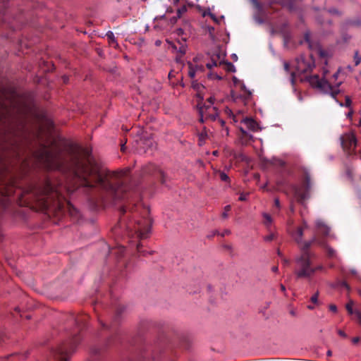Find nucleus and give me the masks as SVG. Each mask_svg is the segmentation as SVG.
<instances>
[{"mask_svg": "<svg viewBox=\"0 0 361 361\" xmlns=\"http://www.w3.org/2000/svg\"><path fill=\"white\" fill-rule=\"evenodd\" d=\"M63 142L54 139L49 146H42L36 153L37 158L49 169L71 171L81 180V185L92 188L99 185L104 188L109 186V179L116 174L101 169L94 164L87 149L73 147L63 152Z\"/></svg>", "mask_w": 361, "mask_h": 361, "instance_id": "1", "label": "nucleus"}, {"mask_svg": "<svg viewBox=\"0 0 361 361\" xmlns=\"http://www.w3.org/2000/svg\"><path fill=\"white\" fill-rule=\"evenodd\" d=\"M308 82L312 87L318 89L324 94H329L334 98H336L340 92L339 87L343 83V81H339L331 85L326 79L320 78L318 75L310 76Z\"/></svg>", "mask_w": 361, "mask_h": 361, "instance_id": "2", "label": "nucleus"}, {"mask_svg": "<svg viewBox=\"0 0 361 361\" xmlns=\"http://www.w3.org/2000/svg\"><path fill=\"white\" fill-rule=\"evenodd\" d=\"M312 255L310 252H305L300 257L295 259L298 269L295 271L297 278H307L312 276L316 269L311 267V257Z\"/></svg>", "mask_w": 361, "mask_h": 361, "instance_id": "3", "label": "nucleus"}, {"mask_svg": "<svg viewBox=\"0 0 361 361\" xmlns=\"http://www.w3.org/2000/svg\"><path fill=\"white\" fill-rule=\"evenodd\" d=\"M59 192V190L55 188L50 182H47L42 191L43 197H39L37 200L39 206L42 209H48L51 205L54 195L58 196Z\"/></svg>", "mask_w": 361, "mask_h": 361, "instance_id": "4", "label": "nucleus"}, {"mask_svg": "<svg viewBox=\"0 0 361 361\" xmlns=\"http://www.w3.org/2000/svg\"><path fill=\"white\" fill-rule=\"evenodd\" d=\"M342 147L348 154L354 152L357 146V139L353 133H345L340 137Z\"/></svg>", "mask_w": 361, "mask_h": 361, "instance_id": "5", "label": "nucleus"}, {"mask_svg": "<svg viewBox=\"0 0 361 361\" xmlns=\"http://www.w3.org/2000/svg\"><path fill=\"white\" fill-rule=\"evenodd\" d=\"M314 66V59L312 54H310L308 58L301 56L297 61V69L298 71L301 73L312 71Z\"/></svg>", "mask_w": 361, "mask_h": 361, "instance_id": "6", "label": "nucleus"}, {"mask_svg": "<svg viewBox=\"0 0 361 361\" xmlns=\"http://www.w3.org/2000/svg\"><path fill=\"white\" fill-rule=\"evenodd\" d=\"M200 115L204 117L205 120L216 121L219 116L217 109L212 105H204L200 107Z\"/></svg>", "mask_w": 361, "mask_h": 361, "instance_id": "7", "label": "nucleus"}, {"mask_svg": "<svg viewBox=\"0 0 361 361\" xmlns=\"http://www.w3.org/2000/svg\"><path fill=\"white\" fill-rule=\"evenodd\" d=\"M12 105V109L11 108H8L7 106V102H4L1 106L0 110V119L2 120L3 118H6L7 116H10L11 114L13 111L18 112L20 114H24L25 111L21 107L16 105V103L13 102H9Z\"/></svg>", "mask_w": 361, "mask_h": 361, "instance_id": "8", "label": "nucleus"}, {"mask_svg": "<svg viewBox=\"0 0 361 361\" xmlns=\"http://www.w3.org/2000/svg\"><path fill=\"white\" fill-rule=\"evenodd\" d=\"M136 233L141 238L147 237V233L149 232V224L147 221L144 220L137 222V226L134 228Z\"/></svg>", "mask_w": 361, "mask_h": 361, "instance_id": "9", "label": "nucleus"}, {"mask_svg": "<svg viewBox=\"0 0 361 361\" xmlns=\"http://www.w3.org/2000/svg\"><path fill=\"white\" fill-rule=\"evenodd\" d=\"M252 94L251 91H247L246 94H232V98L235 102H241L244 105H247L252 99Z\"/></svg>", "mask_w": 361, "mask_h": 361, "instance_id": "10", "label": "nucleus"}, {"mask_svg": "<svg viewBox=\"0 0 361 361\" xmlns=\"http://www.w3.org/2000/svg\"><path fill=\"white\" fill-rule=\"evenodd\" d=\"M242 123L245 126V127L252 131H257L259 130V126L257 123L252 118H245L242 121Z\"/></svg>", "mask_w": 361, "mask_h": 361, "instance_id": "11", "label": "nucleus"}, {"mask_svg": "<svg viewBox=\"0 0 361 361\" xmlns=\"http://www.w3.org/2000/svg\"><path fill=\"white\" fill-rule=\"evenodd\" d=\"M294 197L298 202L303 204L309 196L307 193L303 192L301 188H295Z\"/></svg>", "mask_w": 361, "mask_h": 361, "instance_id": "12", "label": "nucleus"}, {"mask_svg": "<svg viewBox=\"0 0 361 361\" xmlns=\"http://www.w3.org/2000/svg\"><path fill=\"white\" fill-rule=\"evenodd\" d=\"M315 241V238H313L312 240L310 241H306V242H301L299 243L300 250L302 252V254L305 252H309L308 249L311 246L312 243Z\"/></svg>", "mask_w": 361, "mask_h": 361, "instance_id": "13", "label": "nucleus"}, {"mask_svg": "<svg viewBox=\"0 0 361 361\" xmlns=\"http://www.w3.org/2000/svg\"><path fill=\"white\" fill-rule=\"evenodd\" d=\"M106 35L109 41V43H111L114 46V47H118V44L112 31H108Z\"/></svg>", "mask_w": 361, "mask_h": 361, "instance_id": "14", "label": "nucleus"}, {"mask_svg": "<svg viewBox=\"0 0 361 361\" xmlns=\"http://www.w3.org/2000/svg\"><path fill=\"white\" fill-rule=\"evenodd\" d=\"M188 68H189L188 75L190 76V78L192 79L195 77L196 72L199 69V67L198 66L194 67L192 66V63H190V62H188Z\"/></svg>", "mask_w": 361, "mask_h": 361, "instance_id": "15", "label": "nucleus"}, {"mask_svg": "<svg viewBox=\"0 0 361 361\" xmlns=\"http://www.w3.org/2000/svg\"><path fill=\"white\" fill-rule=\"evenodd\" d=\"M317 227L321 229L322 232L324 235H329L330 228L325 224H324L322 221H318L317 223Z\"/></svg>", "mask_w": 361, "mask_h": 361, "instance_id": "16", "label": "nucleus"}, {"mask_svg": "<svg viewBox=\"0 0 361 361\" xmlns=\"http://www.w3.org/2000/svg\"><path fill=\"white\" fill-rule=\"evenodd\" d=\"M303 228L301 227L298 228L296 236H295V240L298 244L300 243L302 240L303 238Z\"/></svg>", "mask_w": 361, "mask_h": 361, "instance_id": "17", "label": "nucleus"}, {"mask_svg": "<svg viewBox=\"0 0 361 361\" xmlns=\"http://www.w3.org/2000/svg\"><path fill=\"white\" fill-rule=\"evenodd\" d=\"M186 46L185 45H181L179 49H178L177 52L179 53V56H177L176 57V61L177 62H180V58L185 54L186 52Z\"/></svg>", "mask_w": 361, "mask_h": 361, "instance_id": "18", "label": "nucleus"}, {"mask_svg": "<svg viewBox=\"0 0 361 361\" xmlns=\"http://www.w3.org/2000/svg\"><path fill=\"white\" fill-rule=\"evenodd\" d=\"M317 54L321 58L327 59L329 56L328 51L323 49L320 46L317 47Z\"/></svg>", "mask_w": 361, "mask_h": 361, "instance_id": "19", "label": "nucleus"}, {"mask_svg": "<svg viewBox=\"0 0 361 361\" xmlns=\"http://www.w3.org/2000/svg\"><path fill=\"white\" fill-rule=\"evenodd\" d=\"M216 175L219 176V178L222 181H224V182H228L229 181V177L228 176V175L225 172L219 171L216 172Z\"/></svg>", "mask_w": 361, "mask_h": 361, "instance_id": "20", "label": "nucleus"}, {"mask_svg": "<svg viewBox=\"0 0 361 361\" xmlns=\"http://www.w3.org/2000/svg\"><path fill=\"white\" fill-rule=\"evenodd\" d=\"M263 217L264 219V224L267 226H269L272 223V219L269 214H268L267 213H264Z\"/></svg>", "mask_w": 361, "mask_h": 361, "instance_id": "21", "label": "nucleus"}, {"mask_svg": "<svg viewBox=\"0 0 361 361\" xmlns=\"http://www.w3.org/2000/svg\"><path fill=\"white\" fill-rule=\"evenodd\" d=\"M354 61L355 66H358L361 62V56H360L357 51L355 52Z\"/></svg>", "mask_w": 361, "mask_h": 361, "instance_id": "22", "label": "nucleus"}, {"mask_svg": "<svg viewBox=\"0 0 361 361\" xmlns=\"http://www.w3.org/2000/svg\"><path fill=\"white\" fill-rule=\"evenodd\" d=\"M310 33L309 32H305V40L308 44L310 49L312 48V44L310 40Z\"/></svg>", "mask_w": 361, "mask_h": 361, "instance_id": "23", "label": "nucleus"}, {"mask_svg": "<svg viewBox=\"0 0 361 361\" xmlns=\"http://www.w3.org/2000/svg\"><path fill=\"white\" fill-rule=\"evenodd\" d=\"M326 248L329 256H330L331 257L336 256V251L332 247L326 246Z\"/></svg>", "mask_w": 361, "mask_h": 361, "instance_id": "24", "label": "nucleus"}, {"mask_svg": "<svg viewBox=\"0 0 361 361\" xmlns=\"http://www.w3.org/2000/svg\"><path fill=\"white\" fill-rule=\"evenodd\" d=\"M305 184L307 190H309L311 188V183H310V176L308 173H306L305 175Z\"/></svg>", "mask_w": 361, "mask_h": 361, "instance_id": "25", "label": "nucleus"}, {"mask_svg": "<svg viewBox=\"0 0 361 361\" xmlns=\"http://www.w3.org/2000/svg\"><path fill=\"white\" fill-rule=\"evenodd\" d=\"M63 350H59V357L57 358L59 361H68V359L66 357L63 356Z\"/></svg>", "mask_w": 361, "mask_h": 361, "instance_id": "26", "label": "nucleus"}, {"mask_svg": "<svg viewBox=\"0 0 361 361\" xmlns=\"http://www.w3.org/2000/svg\"><path fill=\"white\" fill-rule=\"evenodd\" d=\"M353 302H349L347 305H346V309L348 310V312H349V314H354L355 312H353Z\"/></svg>", "mask_w": 361, "mask_h": 361, "instance_id": "27", "label": "nucleus"}, {"mask_svg": "<svg viewBox=\"0 0 361 361\" xmlns=\"http://www.w3.org/2000/svg\"><path fill=\"white\" fill-rule=\"evenodd\" d=\"M187 11L186 9V7L185 6H183L181 8H180L179 9H178L177 11V18H180L181 17V15L185 13V11Z\"/></svg>", "mask_w": 361, "mask_h": 361, "instance_id": "28", "label": "nucleus"}, {"mask_svg": "<svg viewBox=\"0 0 361 361\" xmlns=\"http://www.w3.org/2000/svg\"><path fill=\"white\" fill-rule=\"evenodd\" d=\"M318 298H319V292H316L312 297H311V301L314 303H318Z\"/></svg>", "mask_w": 361, "mask_h": 361, "instance_id": "29", "label": "nucleus"}, {"mask_svg": "<svg viewBox=\"0 0 361 361\" xmlns=\"http://www.w3.org/2000/svg\"><path fill=\"white\" fill-rule=\"evenodd\" d=\"M205 29L208 31L210 37L214 39V28L212 26H207L205 27Z\"/></svg>", "mask_w": 361, "mask_h": 361, "instance_id": "30", "label": "nucleus"}, {"mask_svg": "<svg viewBox=\"0 0 361 361\" xmlns=\"http://www.w3.org/2000/svg\"><path fill=\"white\" fill-rule=\"evenodd\" d=\"M206 15H209L215 23H219V20L217 19V18L215 16V15L214 13H212L210 12H208V13L204 12L203 14V16H206Z\"/></svg>", "mask_w": 361, "mask_h": 361, "instance_id": "31", "label": "nucleus"}, {"mask_svg": "<svg viewBox=\"0 0 361 361\" xmlns=\"http://www.w3.org/2000/svg\"><path fill=\"white\" fill-rule=\"evenodd\" d=\"M230 209H231L230 205H227L224 207V212L222 214L223 218L226 219L228 217V212L230 211Z\"/></svg>", "mask_w": 361, "mask_h": 361, "instance_id": "32", "label": "nucleus"}, {"mask_svg": "<svg viewBox=\"0 0 361 361\" xmlns=\"http://www.w3.org/2000/svg\"><path fill=\"white\" fill-rule=\"evenodd\" d=\"M329 12L331 14H334V15H341V11H339L337 8H331L329 10Z\"/></svg>", "mask_w": 361, "mask_h": 361, "instance_id": "33", "label": "nucleus"}, {"mask_svg": "<svg viewBox=\"0 0 361 361\" xmlns=\"http://www.w3.org/2000/svg\"><path fill=\"white\" fill-rule=\"evenodd\" d=\"M227 68L228 71L235 72V68L231 63H227Z\"/></svg>", "mask_w": 361, "mask_h": 361, "instance_id": "34", "label": "nucleus"}, {"mask_svg": "<svg viewBox=\"0 0 361 361\" xmlns=\"http://www.w3.org/2000/svg\"><path fill=\"white\" fill-rule=\"evenodd\" d=\"M354 314L359 321V322L361 323V312L359 311H355Z\"/></svg>", "mask_w": 361, "mask_h": 361, "instance_id": "35", "label": "nucleus"}, {"mask_svg": "<svg viewBox=\"0 0 361 361\" xmlns=\"http://www.w3.org/2000/svg\"><path fill=\"white\" fill-rule=\"evenodd\" d=\"M274 234H270V235H268L265 236L264 238V239L265 241L269 242V241L272 240L274 239Z\"/></svg>", "mask_w": 361, "mask_h": 361, "instance_id": "36", "label": "nucleus"}, {"mask_svg": "<svg viewBox=\"0 0 361 361\" xmlns=\"http://www.w3.org/2000/svg\"><path fill=\"white\" fill-rule=\"evenodd\" d=\"M329 307L330 311H331L333 312H337V307L334 304H331Z\"/></svg>", "mask_w": 361, "mask_h": 361, "instance_id": "37", "label": "nucleus"}, {"mask_svg": "<svg viewBox=\"0 0 361 361\" xmlns=\"http://www.w3.org/2000/svg\"><path fill=\"white\" fill-rule=\"evenodd\" d=\"M216 66H217V63L216 61H212V63H209L207 64V67L209 69H211L212 67Z\"/></svg>", "mask_w": 361, "mask_h": 361, "instance_id": "38", "label": "nucleus"}, {"mask_svg": "<svg viewBox=\"0 0 361 361\" xmlns=\"http://www.w3.org/2000/svg\"><path fill=\"white\" fill-rule=\"evenodd\" d=\"M240 90L242 91V93L246 94L247 91H250L247 90L244 84L240 85Z\"/></svg>", "mask_w": 361, "mask_h": 361, "instance_id": "39", "label": "nucleus"}, {"mask_svg": "<svg viewBox=\"0 0 361 361\" xmlns=\"http://www.w3.org/2000/svg\"><path fill=\"white\" fill-rule=\"evenodd\" d=\"M341 71V68H338V69L337 70V71H336V72L333 75V76H332V77H333V78H334L335 80H336L338 79V75H339V73H340Z\"/></svg>", "mask_w": 361, "mask_h": 361, "instance_id": "40", "label": "nucleus"}, {"mask_svg": "<svg viewBox=\"0 0 361 361\" xmlns=\"http://www.w3.org/2000/svg\"><path fill=\"white\" fill-rule=\"evenodd\" d=\"M221 134H222V135H224V134L226 136L228 135V128L226 126H224V128H223Z\"/></svg>", "mask_w": 361, "mask_h": 361, "instance_id": "41", "label": "nucleus"}, {"mask_svg": "<svg viewBox=\"0 0 361 361\" xmlns=\"http://www.w3.org/2000/svg\"><path fill=\"white\" fill-rule=\"evenodd\" d=\"M214 100H215V99L213 97H210L209 98H208L207 102L209 103V105L213 106Z\"/></svg>", "mask_w": 361, "mask_h": 361, "instance_id": "42", "label": "nucleus"}, {"mask_svg": "<svg viewBox=\"0 0 361 361\" xmlns=\"http://www.w3.org/2000/svg\"><path fill=\"white\" fill-rule=\"evenodd\" d=\"M178 19V18H177L176 16L173 17L172 18L170 19V23L171 25H174L177 22Z\"/></svg>", "mask_w": 361, "mask_h": 361, "instance_id": "43", "label": "nucleus"}, {"mask_svg": "<svg viewBox=\"0 0 361 361\" xmlns=\"http://www.w3.org/2000/svg\"><path fill=\"white\" fill-rule=\"evenodd\" d=\"M283 67H284V69L286 71H289V68H290V65L288 62L285 61L283 63Z\"/></svg>", "mask_w": 361, "mask_h": 361, "instance_id": "44", "label": "nucleus"}, {"mask_svg": "<svg viewBox=\"0 0 361 361\" xmlns=\"http://www.w3.org/2000/svg\"><path fill=\"white\" fill-rule=\"evenodd\" d=\"M350 104H351V100H350V99L348 97H346V98H345V105H346L347 106H350Z\"/></svg>", "mask_w": 361, "mask_h": 361, "instance_id": "45", "label": "nucleus"}, {"mask_svg": "<svg viewBox=\"0 0 361 361\" xmlns=\"http://www.w3.org/2000/svg\"><path fill=\"white\" fill-rule=\"evenodd\" d=\"M338 334L341 336H342V337H344V338L347 337V335L345 334V333L344 331H343L342 330H338Z\"/></svg>", "mask_w": 361, "mask_h": 361, "instance_id": "46", "label": "nucleus"}, {"mask_svg": "<svg viewBox=\"0 0 361 361\" xmlns=\"http://www.w3.org/2000/svg\"><path fill=\"white\" fill-rule=\"evenodd\" d=\"M274 204H275L276 207H278V208L280 207V202H279V200L278 198H275L274 199Z\"/></svg>", "mask_w": 361, "mask_h": 361, "instance_id": "47", "label": "nucleus"}, {"mask_svg": "<svg viewBox=\"0 0 361 361\" xmlns=\"http://www.w3.org/2000/svg\"><path fill=\"white\" fill-rule=\"evenodd\" d=\"M216 120H218V121H219V124L221 126V127L224 128V126H225L224 121H223L222 119L219 118Z\"/></svg>", "mask_w": 361, "mask_h": 361, "instance_id": "48", "label": "nucleus"}, {"mask_svg": "<svg viewBox=\"0 0 361 361\" xmlns=\"http://www.w3.org/2000/svg\"><path fill=\"white\" fill-rule=\"evenodd\" d=\"M246 200V195H244V194H241L239 197V200L240 201H244Z\"/></svg>", "mask_w": 361, "mask_h": 361, "instance_id": "49", "label": "nucleus"}, {"mask_svg": "<svg viewBox=\"0 0 361 361\" xmlns=\"http://www.w3.org/2000/svg\"><path fill=\"white\" fill-rule=\"evenodd\" d=\"M176 32L178 35H181L183 34V30L182 28H178L176 30Z\"/></svg>", "mask_w": 361, "mask_h": 361, "instance_id": "50", "label": "nucleus"}, {"mask_svg": "<svg viewBox=\"0 0 361 361\" xmlns=\"http://www.w3.org/2000/svg\"><path fill=\"white\" fill-rule=\"evenodd\" d=\"M360 338L359 337H355L352 339V342L355 344H356L357 343H358Z\"/></svg>", "mask_w": 361, "mask_h": 361, "instance_id": "51", "label": "nucleus"}, {"mask_svg": "<svg viewBox=\"0 0 361 361\" xmlns=\"http://www.w3.org/2000/svg\"><path fill=\"white\" fill-rule=\"evenodd\" d=\"M161 175L162 176V178H161V183H164L166 182L165 178H164V173L163 172H161Z\"/></svg>", "mask_w": 361, "mask_h": 361, "instance_id": "52", "label": "nucleus"}, {"mask_svg": "<svg viewBox=\"0 0 361 361\" xmlns=\"http://www.w3.org/2000/svg\"><path fill=\"white\" fill-rule=\"evenodd\" d=\"M161 44V41L159 40V39H157V41H155V45L156 46H160V44Z\"/></svg>", "mask_w": 361, "mask_h": 361, "instance_id": "53", "label": "nucleus"}, {"mask_svg": "<svg viewBox=\"0 0 361 361\" xmlns=\"http://www.w3.org/2000/svg\"><path fill=\"white\" fill-rule=\"evenodd\" d=\"M171 47H172V49H173V50L174 51H176V52H177L178 49H177V47H176L175 44H173Z\"/></svg>", "mask_w": 361, "mask_h": 361, "instance_id": "54", "label": "nucleus"}, {"mask_svg": "<svg viewBox=\"0 0 361 361\" xmlns=\"http://www.w3.org/2000/svg\"><path fill=\"white\" fill-rule=\"evenodd\" d=\"M313 269H316V271H317V270L322 269V266H317L316 267H313Z\"/></svg>", "mask_w": 361, "mask_h": 361, "instance_id": "55", "label": "nucleus"}, {"mask_svg": "<svg viewBox=\"0 0 361 361\" xmlns=\"http://www.w3.org/2000/svg\"><path fill=\"white\" fill-rule=\"evenodd\" d=\"M272 271H274V272H276L278 271V267H272Z\"/></svg>", "mask_w": 361, "mask_h": 361, "instance_id": "56", "label": "nucleus"}, {"mask_svg": "<svg viewBox=\"0 0 361 361\" xmlns=\"http://www.w3.org/2000/svg\"><path fill=\"white\" fill-rule=\"evenodd\" d=\"M240 131L244 134V135H247V132L243 130V128H240Z\"/></svg>", "mask_w": 361, "mask_h": 361, "instance_id": "57", "label": "nucleus"}, {"mask_svg": "<svg viewBox=\"0 0 361 361\" xmlns=\"http://www.w3.org/2000/svg\"><path fill=\"white\" fill-rule=\"evenodd\" d=\"M204 119H205V118L204 117H202V116L200 115V121L203 123Z\"/></svg>", "mask_w": 361, "mask_h": 361, "instance_id": "58", "label": "nucleus"}, {"mask_svg": "<svg viewBox=\"0 0 361 361\" xmlns=\"http://www.w3.org/2000/svg\"><path fill=\"white\" fill-rule=\"evenodd\" d=\"M283 263L286 264H288L289 263L288 260H287L286 259H283Z\"/></svg>", "mask_w": 361, "mask_h": 361, "instance_id": "59", "label": "nucleus"}, {"mask_svg": "<svg viewBox=\"0 0 361 361\" xmlns=\"http://www.w3.org/2000/svg\"><path fill=\"white\" fill-rule=\"evenodd\" d=\"M63 78L64 82H66L68 81V78L67 77L64 76Z\"/></svg>", "mask_w": 361, "mask_h": 361, "instance_id": "60", "label": "nucleus"}, {"mask_svg": "<svg viewBox=\"0 0 361 361\" xmlns=\"http://www.w3.org/2000/svg\"><path fill=\"white\" fill-rule=\"evenodd\" d=\"M307 308H308L309 310H313V309H314V307H313V306H312V305H308V306H307Z\"/></svg>", "mask_w": 361, "mask_h": 361, "instance_id": "61", "label": "nucleus"}, {"mask_svg": "<svg viewBox=\"0 0 361 361\" xmlns=\"http://www.w3.org/2000/svg\"><path fill=\"white\" fill-rule=\"evenodd\" d=\"M281 290H282L283 291H284V290H285V286H284L283 285H282V284L281 285Z\"/></svg>", "mask_w": 361, "mask_h": 361, "instance_id": "62", "label": "nucleus"}, {"mask_svg": "<svg viewBox=\"0 0 361 361\" xmlns=\"http://www.w3.org/2000/svg\"><path fill=\"white\" fill-rule=\"evenodd\" d=\"M327 355H329V356H330V355H331V352L330 350H329V351L327 352Z\"/></svg>", "mask_w": 361, "mask_h": 361, "instance_id": "63", "label": "nucleus"}, {"mask_svg": "<svg viewBox=\"0 0 361 361\" xmlns=\"http://www.w3.org/2000/svg\"><path fill=\"white\" fill-rule=\"evenodd\" d=\"M289 10H290V11H292V10H293V6H290V5L289 6Z\"/></svg>", "mask_w": 361, "mask_h": 361, "instance_id": "64", "label": "nucleus"}]
</instances>
